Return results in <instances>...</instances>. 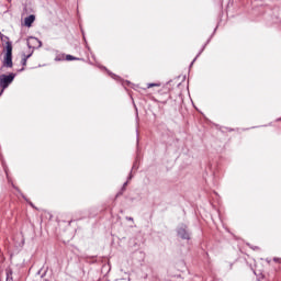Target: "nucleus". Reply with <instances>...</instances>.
<instances>
[{
  "instance_id": "obj_1",
  "label": "nucleus",
  "mask_w": 281,
  "mask_h": 281,
  "mask_svg": "<svg viewBox=\"0 0 281 281\" xmlns=\"http://www.w3.org/2000/svg\"><path fill=\"white\" fill-rule=\"evenodd\" d=\"M14 81V74L10 75H0V87L2 88L1 93L12 85Z\"/></svg>"
},
{
  "instance_id": "obj_2",
  "label": "nucleus",
  "mask_w": 281,
  "mask_h": 281,
  "mask_svg": "<svg viewBox=\"0 0 281 281\" xmlns=\"http://www.w3.org/2000/svg\"><path fill=\"white\" fill-rule=\"evenodd\" d=\"M4 66L12 67V44L10 42L7 43V53L4 56Z\"/></svg>"
},
{
  "instance_id": "obj_3",
  "label": "nucleus",
  "mask_w": 281,
  "mask_h": 281,
  "mask_svg": "<svg viewBox=\"0 0 281 281\" xmlns=\"http://www.w3.org/2000/svg\"><path fill=\"white\" fill-rule=\"evenodd\" d=\"M178 234H179L180 238H183L184 240H189V238H190V233L188 231H186V227L179 228Z\"/></svg>"
},
{
  "instance_id": "obj_4",
  "label": "nucleus",
  "mask_w": 281,
  "mask_h": 281,
  "mask_svg": "<svg viewBox=\"0 0 281 281\" xmlns=\"http://www.w3.org/2000/svg\"><path fill=\"white\" fill-rule=\"evenodd\" d=\"M35 19L36 18L34 15H30V16L25 18L24 25H26V27H31L32 23H34Z\"/></svg>"
},
{
  "instance_id": "obj_5",
  "label": "nucleus",
  "mask_w": 281,
  "mask_h": 281,
  "mask_svg": "<svg viewBox=\"0 0 281 281\" xmlns=\"http://www.w3.org/2000/svg\"><path fill=\"white\" fill-rule=\"evenodd\" d=\"M34 43H38V45H41V42L38 41V38H36V37L29 38V41H27L29 47H32V45H34Z\"/></svg>"
},
{
  "instance_id": "obj_6",
  "label": "nucleus",
  "mask_w": 281,
  "mask_h": 281,
  "mask_svg": "<svg viewBox=\"0 0 281 281\" xmlns=\"http://www.w3.org/2000/svg\"><path fill=\"white\" fill-rule=\"evenodd\" d=\"M66 60H78V58L71 56V55H67L66 56Z\"/></svg>"
},
{
  "instance_id": "obj_7",
  "label": "nucleus",
  "mask_w": 281,
  "mask_h": 281,
  "mask_svg": "<svg viewBox=\"0 0 281 281\" xmlns=\"http://www.w3.org/2000/svg\"><path fill=\"white\" fill-rule=\"evenodd\" d=\"M148 87H157V85H155V83H150Z\"/></svg>"
},
{
  "instance_id": "obj_8",
  "label": "nucleus",
  "mask_w": 281,
  "mask_h": 281,
  "mask_svg": "<svg viewBox=\"0 0 281 281\" xmlns=\"http://www.w3.org/2000/svg\"><path fill=\"white\" fill-rule=\"evenodd\" d=\"M23 60H24V61H23V65H25V63H27V59H26V58H24Z\"/></svg>"
}]
</instances>
